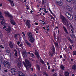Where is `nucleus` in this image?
<instances>
[{
  "mask_svg": "<svg viewBox=\"0 0 76 76\" xmlns=\"http://www.w3.org/2000/svg\"><path fill=\"white\" fill-rule=\"evenodd\" d=\"M5 30L8 32V33H10V31H11V27H8L7 29H5Z\"/></svg>",
  "mask_w": 76,
  "mask_h": 76,
  "instance_id": "f3484780",
  "label": "nucleus"
},
{
  "mask_svg": "<svg viewBox=\"0 0 76 76\" xmlns=\"http://www.w3.org/2000/svg\"><path fill=\"white\" fill-rule=\"evenodd\" d=\"M40 62L42 63V64H45V63L44 61L42 60V59H40Z\"/></svg>",
  "mask_w": 76,
  "mask_h": 76,
  "instance_id": "cd10ccee",
  "label": "nucleus"
},
{
  "mask_svg": "<svg viewBox=\"0 0 76 76\" xmlns=\"http://www.w3.org/2000/svg\"><path fill=\"white\" fill-rule=\"evenodd\" d=\"M1 23L2 25H3V29H5L6 28V24L3 21H1Z\"/></svg>",
  "mask_w": 76,
  "mask_h": 76,
  "instance_id": "4468645a",
  "label": "nucleus"
},
{
  "mask_svg": "<svg viewBox=\"0 0 76 76\" xmlns=\"http://www.w3.org/2000/svg\"><path fill=\"white\" fill-rule=\"evenodd\" d=\"M0 6L1 7V6H2V4H0Z\"/></svg>",
  "mask_w": 76,
  "mask_h": 76,
  "instance_id": "e2e57ef3",
  "label": "nucleus"
},
{
  "mask_svg": "<svg viewBox=\"0 0 76 76\" xmlns=\"http://www.w3.org/2000/svg\"><path fill=\"white\" fill-rule=\"evenodd\" d=\"M14 51L15 52V56H18V52H17V51H16V50H15Z\"/></svg>",
  "mask_w": 76,
  "mask_h": 76,
  "instance_id": "393cba45",
  "label": "nucleus"
},
{
  "mask_svg": "<svg viewBox=\"0 0 76 76\" xmlns=\"http://www.w3.org/2000/svg\"><path fill=\"white\" fill-rule=\"evenodd\" d=\"M49 10L50 11V12H51V13H52V14H53V16H54V17H56V16L54 15H53V12H51V11L50 10V9H49Z\"/></svg>",
  "mask_w": 76,
  "mask_h": 76,
  "instance_id": "79ce46f5",
  "label": "nucleus"
},
{
  "mask_svg": "<svg viewBox=\"0 0 76 76\" xmlns=\"http://www.w3.org/2000/svg\"><path fill=\"white\" fill-rule=\"evenodd\" d=\"M69 13H68V12H66V16H67H67H68V15H69Z\"/></svg>",
  "mask_w": 76,
  "mask_h": 76,
  "instance_id": "ea45409f",
  "label": "nucleus"
},
{
  "mask_svg": "<svg viewBox=\"0 0 76 76\" xmlns=\"http://www.w3.org/2000/svg\"><path fill=\"white\" fill-rule=\"evenodd\" d=\"M1 60H2V58L0 56V61H1Z\"/></svg>",
  "mask_w": 76,
  "mask_h": 76,
  "instance_id": "603ef678",
  "label": "nucleus"
},
{
  "mask_svg": "<svg viewBox=\"0 0 76 76\" xmlns=\"http://www.w3.org/2000/svg\"><path fill=\"white\" fill-rule=\"evenodd\" d=\"M69 47L70 49H71V50H72V46L70 45H69Z\"/></svg>",
  "mask_w": 76,
  "mask_h": 76,
  "instance_id": "c03bdc74",
  "label": "nucleus"
},
{
  "mask_svg": "<svg viewBox=\"0 0 76 76\" xmlns=\"http://www.w3.org/2000/svg\"><path fill=\"white\" fill-rule=\"evenodd\" d=\"M75 21H76V15L75 16Z\"/></svg>",
  "mask_w": 76,
  "mask_h": 76,
  "instance_id": "774afa93",
  "label": "nucleus"
},
{
  "mask_svg": "<svg viewBox=\"0 0 76 76\" xmlns=\"http://www.w3.org/2000/svg\"><path fill=\"white\" fill-rule=\"evenodd\" d=\"M27 44L28 45H29V46H31V44L29 42H28Z\"/></svg>",
  "mask_w": 76,
  "mask_h": 76,
  "instance_id": "a19ab883",
  "label": "nucleus"
},
{
  "mask_svg": "<svg viewBox=\"0 0 76 76\" xmlns=\"http://www.w3.org/2000/svg\"><path fill=\"white\" fill-rule=\"evenodd\" d=\"M28 39L30 42L31 43H33L35 42V38L33 37L31 38H29Z\"/></svg>",
  "mask_w": 76,
  "mask_h": 76,
  "instance_id": "9d476101",
  "label": "nucleus"
},
{
  "mask_svg": "<svg viewBox=\"0 0 76 76\" xmlns=\"http://www.w3.org/2000/svg\"><path fill=\"white\" fill-rule=\"evenodd\" d=\"M6 53L7 54V55H8L9 56V57H11V53H10V51H9V50H6Z\"/></svg>",
  "mask_w": 76,
  "mask_h": 76,
  "instance_id": "a211bd4d",
  "label": "nucleus"
},
{
  "mask_svg": "<svg viewBox=\"0 0 76 76\" xmlns=\"http://www.w3.org/2000/svg\"><path fill=\"white\" fill-rule=\"evenodd\" d=\"M27 35L28 37V39L29 38H31L33 37L32 34V33L31 32H29L28 33Z\"/></svg>",
  "mask_w": 76,
  "mask_h": 76,
  "instance_id": "ddd939ff",
  "label": "nucleus"
},
{
  "mask_svg": "<svg viewBox=\"0 0 76 76\" xmlns=\"http://www.w3.org/2000/svg\"><path fill=\"white\" fill-rule=\"evenodd\" d=\"M65 75L66 76H69V72H66L65 73Z\"/></svg>",
  "mask_w": 76,
  "mask_h": 76,
  "instance_id": "bb28decb",
  "label": "nucleus"
},
{
  "mask_svg": "<svg viewBox=\"0 0 76 76\" xmlns=\"http://www.w3.org/2000/svg\"><path fill=\"white\" fill-rule=\"evenodd\" d=\"M50 17H51V18H52L51 19H53V20H55L54 18V17H53V16H52L51 15H50Z\"/></svg>",
  "mask_w": 76,
  "mask_h": 76,
  "instance_id": "a18cd8bd",
  "label": "nucleus"
},
{
  "mask_svg": "<svg viewBox=\"0 0 76 76\" xmlns=\"http://www.w3.org/2000/svg\"><path fill=\"white\" fill-rule=\"evenodd\" d=\"M10 3L12 6V7H13V6H15V4L13 3V1H12L11 2H10Z\"/></svg>",
  "mask_w": 76,
  "mask_h": 76,
  "instance_id": "5701e85b",
  "label": "nucleus"
},
{
  "mask_svg": "<svg viewBox=\"0 0 76 76\" xmlns=\"http://www.w3.org/2000/svg\"><path fill=\"white\" fill-rule=\"evenodd\" d=\"M57 4H58L59 6H61L63 4V3L61 0H56Z\"/></svg>",
  "mask_w": 76,
  "mask_h": 76,
  "instance_id": "1a4fd4ad",
  "label": "nucleus"
},
{
  "mask_svg": "<svg viewBox=\"0 0 76 76\" xmlns=\"http://www.w3.org/2000/svg\"><path fill=\"white\" fill-rule=\"evenodd\" d=\"M59 76H63V74H59Z\"/></svg>",
  "mask_w": 76,
  "mask_h": 76,
  "instance_id": "13d9d810",
  "label": "nucleus"
},
{
  "mask_svg": "<svg viewBox=\"0 0 76 76\" xmlns=\"http://www.w3.org/2000/svg\"><path fill=\"white\" fill-rule=\"evenodd\" d=\"M34 53L37 58H39V53H38V51L35 50Z\"/></svg>",
  "mask_w": 76,
  "mask_h": 76,
  "instance_id": "f8f14e48",
  "label": "nucleus"
},
{
  "mask_svg": "<svg viewBox=\"0 0 76 76\" xmlns=\"http://www.w3.org/2000/svg\"><path fill=\"white\" fill-rule=\"evenodd\" d=\"M20 44V42H17V44H18V45H19V44Z\"/></svg>",
  "mask_w": 76,
  "mask_h": 76,
  "instance_id": "864d4df0",
  "label": "nucleus"
},
{
  "mask_svg": "<svg viewBox=\"0 0 76 76\" xmlns=\"http://www.w3.org/2000/svg\"><path fill=\"white\" fill-rule=\"evenodd\" d=\"M69 19L70 20H72L73 19V17H72V15H71L70 17H69Z\"/></svg>",
  "mask_w": 76,
  "mask_h": 76,
  "instance_id": "c9c22d12",
  "label": "nucleus"
},
{
  "mask_svg": "<svg viewBox=\"0 0 76 76\" xmlns=\"http://www.w3.org/2000/svg\"><path fill=\"white\" fill-rule=\"evenodd\" d=\"M67 9H69V12L70 13H72V11H73V9L70 6H67L66 7Z\"/></svg>",
  "mask_w": 76,
  "mask_h": 76,
  "instance_id": "9b49d317",
  "label": "nucleus"
},
{
  "mask_svg": "<svg viewBox=\"0 0 76 76\" xmlns=\"http://www.w3.org/2000/svg\"><path fill=\"white\" fill-rule=\"evenodd\" d=\"M18 75L19 76H25V75L23 73H22L20 71L18 72Z\"/></svg>",
  "mask_w": 76,
  "mask_h": 76,
  "instance_id": "2eb2a0df",
  "label": "nucleus"
},
{
  "mask_svg": "<svg viewBox=\"0 0 76 76\" xmlns=\"http://www.w3.org/2000/svg\"><path fill=\"white\" fill-rule=\"evenodd\" d=\"M3 64L5 67H7L8 69H9L11 67V65L10 63L7 61H5L3 62Z\"/></svg>",
  "mask_w": 76,
  "mask_h": 76,
  "instance_id": "20e7f679",
  "label": "nucleus"
},
{
  "mask_svg": "<svg viewBox=\"0 0 76 76\" xmlns=\"http://www.w3.org/2000/svg\"><path fill=\"white\" fill-rule=\"evenodd\" d=\"M9 44L11 48H13V44H12V42H10L9 43Z\"/></svg>",
  "mask_w": 76,
  "mask_h": 76,
  "instance_id": "aec40b11",
  "label": "nucleus"
},
{
  "mask_svg": "<svg viewBox=\"0 0 76 76\" xmlns=\"http://www.w3.org/2000/svg\"><path fill=\"white\" fill-rule=\"evenodd\" d=\"M57 41L59 42H60V37L58 36L57 37Z\"/></svg>",
  "mask_w": 76,
  "mask_h": 76,
  "instance_id": "2f4dec72",
  "label": "nucleus"
},
{
  "mask_svg": "<svg viewBox=\"0 0 76 76\" xmlns=\"http://www.w3.org/2000/svg\"><path fill=\"white\" fill-rule=\"evenodd\" d=\"M68 2H71L73 0H66Z\"/></svg>",
  "mask_w": 76,
  "mask_h": 76,
  "instance_id": "37998d69",
  "label": "nucleus"
},
{
  "mask_svg": "<svg viewBox=\"0 0 76 76\" xmlns=\"http://www.w3.org/2000/svg\"><path fill=\"white\" fill-rule=\"evenodd\" d=\"M11 72L13 75H16V69L15 68H12L11 69Z\"/></svg>",
  "mask_w": 76,
  "mask_h": 76,
  "instance_id": "423d86ee",
  "label": "nucleus"
},
{
  "mask_svg": "<svg viewBox=\"0 0 76 76\" xmlns=\"http://www.w3.org/2000/svg\"><path fill=\"white\" fill-rule=\"evenodd\" d=\"M70 36H71V37H72L73 38H76V37H75V36L73 33H72V34H71L70 35Z\"/></svg>",
  "mask_w": 76,
  "mask_h": 76,
  "instance_id": "b1692460",
  "label": "nucleus"
},
{
  "mask_svg": "<svg viewBox=\"0 0 76 76\" xmlns=\"http://www.w3.org/2000/svg\"><path fill=\"white\" fill-rule=\"evenodd\" d=\"M0 19L1 20H4V18L2 15V14L1 15H0Z\"/></svg>",
  "mask_w": 76,
  "mask_h": 76,
  "instance_id": "412c9836",
  "label": "nucleus"
},
{
  "mask_svg": "<svg viewBox=\"0 0 76 76\" xmlns=\"http://www.w3.org/2000/svg\"><path fill=\"white\" fill-rule=\"evenodd\" d=\"M61 68L62 70H64V66L63 65L61 66Z\"/></svg>",
  "mask_w": 76,
  "mask_h": 76,
  "instance_id": "c85d7f7f",
  "label": "nucleus"
},
{
  "mask_svg": "<svg viewBox=\"0 0 76 76\" xmlns=\"http://www.w3.org/2000/svg\"><path fill=\"white\" fill-rule=\"evenodd\" d=\"M71 16V14H69L68 15V16L67 17V18H69Z\"/></svg>",
  "mask_w": 76,
  "mask_h": 76,
  "instance_id": "58836bf2",
  "label": "nucleus"
},
{
  "mask_svg": "<svg viewBox=\"0 0 76 76\" xmlns=\"http://www.w3.org/2000/svg\"><path fill=\"white\" fill-rule=\"evenodd\" d=\"M7 1H9L10 3V2H11L12 1L11 0H7Z\"/></svg>",
  "mask_w": 76,
  "mask_h": 76,
  "instance_id": "bf43d9fd",
  "label": "nucleus"
},
{
  "mask_svg": "<svg viewBox=\"0 0 76 76\" xmlns=\"http://www.w3.org/2000/svg\"><path fill=\"white\" fill-rule=\"evenodd\" d=\"M25 62H23V64L24 65V66L26 68V69L27 70L28 72L29 71V67H31V63L27 59H26L25 60Z\"/></svg>",
  "mask_w": 76,
  "mask_h": 76,
  "instance_id": "7ed1b4c3",
  "label": "nucleus"
},
{
  "mask_svg": "<svg viewBox=\"0 0 76 76\" xmlns=\"http://www.w3.org/2000/svg\"><path fill=\"white\" fill-rule=\"evenodd\" d=\"M31 57H35V56H34V55L33 53L31 54Z\"/></svg>",
  "mask_w": 76,
  "mask_h": 76,
  "instance_id": "4c0bfd02",
  "label": "nucleus"
},
{
  "mask_svg": "<svg viewBox=\"0 0 76 76\" xmlns=\"http://www.w3.org/2000/svg\"><path fill=\"white\" fill-rule=\"evenodd\" d=\"M55 46H56V47H58V44L57 42H55Z\"/></svg>",
  "mask_w": 76,
  "mask_h": 76,
  "instance_id": "a878e982",
  "label": "nucleus"
},
{
  "mask_svg": "<svg viewBox=\"0 0 76 76\" xmlns=\"http://www.w3.org/2000/svg\"><path fill=\"white\" fill-rule=\"evenodd\" d=\"M20 47H22V44H20Z\"/></svg>",
  "mask_w": 76,
  "mask_h": 76,
  "instance_id": "0e129e2a",
  "label": "nucleus"
},
{
  "mask_svg": "<svg viewBox=\"0 0 76 76\" xmlns=\"http://www.w3.org/2000/svg\"><path fill=\"white\" fill-rule=\"evenodd\" d=\"M52 72H54V69H53L52 70Z\"/></svg>",
  "mask_w": 76,
  "mask_h": 76,
  "instance_id": "338daca9",
  "label": "nucleus"
},
{
  "mask_svg": "<svg viewBox=\"0 0 76 76\" xmlns=\"http://www.w3.org/2000/svg\"><path fill=\"white\" fill-rule=\"evenodd\" d=\"M72 69H73V70H76V66L75 65H74L72 67Z\"/></svg>",
  "mask_w": 76,
  "mask_h": 76,
  "instance_id": "4be33fe9",
  "label": "nucleus"
},
{
  "mask_svg": "<svg viewBox=\"0 0 76 76\" xmlns=\"http://www.w3.org/2000/svg\"><path fill=\"white\" fill-rule=\"evenodd\" d=\"M63 28L65 31V32H66V34H68L69 33H68V31H67V29H66V27H65L64 26H63Z\"/></svg>",
  "mask_w": 76,
  "mask_h": 76,
  "instance_id": "6ab92c4d",
  "label": "nucleus"
},
{
  "mask_svg": "<svg viewBox=\"0 0 76 76\" xmlns=\"http://www.w3.org/2000/svg\"><path fill=\"white\" fill-rule=\"evenodd\" d=\"M3 37V35L1 32H0V38H1Z\"/></svg>",
  "mask_w": 76,
  "mask_h": 76,
  "instance_id": "f704fd0d",
  "label": "nucleus"
},
{
  "mask_svg": "<svg viewBox=\"0 0 76 76\" xmlns=\"http://www.w3.org/2000/svg\"><path fill=\"white\" fill-rule=\"evenodd\" d=\"M34 23L36 25H38V23Z\"/></svg>",
  "mask_w": 76,
  "mask_h": 76,
  "instance_id": "3c124183",
  "label": "nucleus"
},
{
  "mask_svg": "<svg viewBox=\"0 0 76 76\" xmlns=\"http://www.w3.org/2000/svg\"><path fill=\"white\" fill-rule=\"evenodd\" d=\"M67 39H68V40L69 41H70V42H72V39H70V37H68Z\"/></svg>",
  "mask_w": 76,
  "mask_h": 76,
  "instance_id": "473e14b6",
  "label": "nucleus"
},
{
  "mask_svg": "<svg viewBox=\"0 0 76 76\" xmlns=\"http://www.w3.org/2000/svg\"><path fill=\"white\" fill-rule=\"evenodd\" d=\"M48 69L50 70V66H48Z\"/></svg>",
  "mask_w": 76,
  "mask_h": 76,
  "instance_id": "052dcab7",
  "label": "nucleus"
},
{
  "mask_svg": "<svg viewBox=\"0 0 76 76\" xmlns=\"http://www.w3.org/2000/svg\"><path fill=\"white\" fill-rule=\"evenodd\" d=\"M51 50H52V52L49 53V54L50 56H53L54 53H55V48H54V46H53L51 48Z\"/></svg>",
  "mask_w": 76,
  "mask_h": 76,
  "instance_id": "39448f33",
  "label": "nucleus"
},
{
  "mask_svg": "<svg viewBox=\"0 0 76 76\" xmlns=\"http://www.w3.org/2000/svg\"><path fill=\"white\" fill-rule=\"evenodd\" d=\"M45 75H46V76H48V74H47L46 73H44Z\"/></svg>",
  "mask_w": 76,
  "mask_h": 76,
  "instance_id": "8fccbe9b",
  "label": "nucleus"
},
{
  "mask_svg": "<svg viewBox=\"0 0 76 76\" xmlns=\"http://www.w3.org/2000/svg\"><path fill=\"white\" fill-rule=\"evenodd\" d=\"M31 71H32L33 70V68H31Z\"/></svg>",
  "mask_w": 76,
  "mask_h": 76,
  "instance_id": "69168bd1",
  "label": "nucleus"
},
{
  "mask_svg": "<svg viewBox=\"0 0 76 76\" xmlns=\"http://www.w3.org/2000/svg\"><path fill=\"white\" fill-rule=\"evenodd\" d=\"M37 68L39 71H40V67H39V66L38 65H37Z\"/></svg>",
  "mask_w": 76,
  "mask_h": 76,
  "instance_id": "7c9ffc66",
  "label": "nucleus"
},
{
  "mask_svg": "<svg viewBox=\"0 0 76 76\" xmlns=\"http://www.w3.org/2000/svg\"><path fill=\"white\" fill-rule=\"evenodd\" d=\"M4 13L6 17H9V18H10V21L12 25H15L16 23L15 21L13 20V16L10 15V14H9L8 12H4Z\"/></svg>",
  "mask_w": 76,
  "mask_h": 76,
  "instance_id": "f257e3e1",
  "label": "nucleus"
},
{
  "mask_svg": "<svg viewBox=\"0 0 76 76\" xmlns=\"http://www.w3.org/2000/svg\"><path fill=\"white\" fill-rule=\"evenodd\" d=\"M14 37L15 39H17L18 38V35L16 34H14Z\"/></svg>",
  "mask_w": 76,
  "mask_h": 76,
  "instance_id": "c756f323",
  "label": "nucleus"
},
{
  "mask_svg": "<svg viewBox=\"0 0 76 76\" xmlns=\"http://www.w3.org/2000/svg\"><path fill=\"white\" fill-rule=\"evenodd\" d=\"M4 72H7L8 71H7V70L6 69L4 70Z\"/></svg>",
  "mask_w": 76,
  "mask_h": 76,
  "instance_id": "4d7b16f0",
  "label": "nucleus"
},
{
  "mask_svg": "<svg viewBox=\"0 0 76 76\" xmlns=\"http://www.w3.org/2000/svg\"><path fill=\"white\" fill-rule=\"evenodd\" d=\"M70 26L71 28H72V29H73V26L72 25H70Z\"/></svg>",
  "mask_w": 76,
  "mask_h": 76,
  "instance_id": "6e6d98bb",
  "label": "nucleus"
},
{
  "mask_svg": "<svg viewBox=\"0 0 76 76\" xmlns=\"http://www.w3.org/2000/svg\"><path fill=\"white\" fill-rule=\"evenodd\" d=\"M25 42H26V44H27L28 42V41L26 40H25Z\"/></svg>",
  "mask_w": 76,
  "mask_h": 76,
  "instance_id": "5fc2aeb1",
  "label": "nucleus"
},
{
  "mask_svg": "<svg viewBox=\"0 0 76 76\" xmlns=\"http://www.w3.org/2000/svg\"><path fill=\"white\" fill-rule=\"evenodd\" d=\"M60 17L62 20V22L64 25L67 26L68 29H70V27L69 26V23H68L69 21L68 20H67L65 17L62 15H61Z\"/></svg>",
  "mask_w": 76,
  "mask_h": 76,
  "instance_id": "f03ea898",
  "label": "nucleus"
},
{
  "mask_svg": "<svg viewBox=\"0 0 76 76\" xmlns=\"http://www.w3.org/2000/svg\"><path fill=\"white\" fill-rule=\"evenodd\" d=\"M29 22H30L29 20H27L26 22V25L28 28H30L31 27V24Z\"/></svg>",
  "mask_w": 76,
  "mask_h": 76,
  "instance_id": "0eeeda50",
  "label": "nucleus"
},
{
  "mask_svg": "<svg viewBox=\"0 0 76 76\" xmlns=\"http://www.w3.org/2000/svg\"><path fill=\"white\" fill-rule=\"evenodd\" d=\"M73 55L74 56V55H76V51H74L73 52Z\"/></svg>",
  "mask_w": 76,
  "mask_h": 76,
  "instance_id": "e433bc0d",
  "label": "nucleus"
},
{
  "mask_svg": "<svg viewBox=\"0 0 76 76\" xmlns=\"http://www.w3.org/2000/svg\"><path fill=\"white\" fill-rule=\"evenodd\" d=\"M44 9H45V10H44V12H45V13H48V11H46V9L44 8Z\"/></svg>",
  "mask_w": 76,
  "mask_h": 76,
  "instance_id": "49530a36",
  "label": "nucleus"
},
{
  "mask_svg": "<svg viewBox=\"0 0 76 76\" xmlns=\"http://www.w3.org/2000/svg\"><path fill=\"white\" fill-rule=\"evenodd\" d=\"M57 76V73H55L53 75V76Z\"/></svg>",
  "mask_w": 76,
  "mask_h": 76,
  "instance_id": "de8ad7c7",
  "label": "nucleus"
},
{
  "mask_svg": "<svg viewBox=\"0 0 76 76\" xmlns=\"http://www.w3.org/2000/svg\"><path fill=\"white\" fill-rule=\"evenodd\" d=\"M17 66L18 68H20V66H22V63H21V61L20 60H18L17 61Z\"/></svg>",
  "mask_w": 76,
  "mask_h": 76,
  "instance_id": "6e6552de",
  "label": "nucleus"
},
{
  "mask_svg": "<svg viewBox=\"0 0 76 76\" xmlns=\"http://www.w3.org/2000/svg\"><path fill=\"white\" fill-rule=\"evenodd\" d=\"M22 54L23 57H26L27 56H28V54H27V53H26V51H24Z\"/></svg>",
  "mask_w": 76,
  "mask_h": 76,
  "instance_id": "dca6fc26",
  "label": "nucleus"
},
{
  "mask_svg": "<svg viewBox=\"0 0 76 76\" xmlns=\"http://www.w3.org/2000/svg\"><path fill=\"white\" fill-rule=\"evenodd\" d=\"M22 34H23V36H24L25 37V33H24V32H22Z\"/></svg>",
  "mask_w": 76,
  "mask_h": 76,
  "instance_id": "09e8293b",
  "label": "nucleus"
},
{
  "mask_svg": "<svg viewBox=\"0 0 76 76\" xmlns=\"http://www.w3.org/2000/svg\"><path fill=\"white\" fill-rule=\"evenodd\" d=\"M0 48H1V49H4V47L3 46V45H0Z\"/></svg>",
  "mask_w": 76,
  "mask_h": 76,
  "instance_id": "72a5a7b5",
  "label": "nucleus"
},
{
  "mask_svg": "<svg viewBox=\"0 0 76 76\" xmlns=\"http://www.w3.org/2000/svg\"><path fill=\"white\" fill-rule=\"evenodd\" d=\"M2 15V13H1V12L0 11V15Z\"/></svg>",
  "mask_w": 76,
  "mask_h": 76,
  "instance_id": "680f3d73",
  "label": "nucleus"
}]
</instances>
